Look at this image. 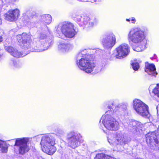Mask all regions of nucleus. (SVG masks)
<instances>
[{"instance_id":"f257e3e1","label":"nucleus","mask_w":159,"mask_h":159,"mask_svg":"<svg viewBox=\"0 0 159 159\" xmlns=\"http://www.w3.org/2000/svg\"><path fill=\"white\" fill-rule=\"evenodd\" d=\"M108 107L110 110L107 111L105 114L102 116L100 122H101L105 127L108 130L116 131L119 129V125L118 122L112 116V115L114 111L117 110L121 112L120 114H123L126 111V106L123 104L116 107L112 105L111 107L109 106Z\"/></svg>"},{"instance_id":"f03ea898","label":"nucleus","mask_w":159,"mask_h":159,"mask_svg":"<svg viewBox=\"0 0 159 159\" xmlns=\"http://www.w3.org/2000/svg\"><path fill=\"white\" fill-rule=\"evenodd\" d=\"M76 63L80 70L87 73L92 72L95 66L93 61L89 60L85 56H83L82 52L78 54Z\"/></svg>"},{"instance_id":"7ed1b4c3","label":"nucleus","mask_w":159,"mask_h":159,"mask_svg":"<svg viewBox=\"0 0 159 159\" xmlns=\"http://www.w3.org/2000/svg\"><path fill=\"white\" fill-rule=\"evenodd\" d=\"M55 139L52 136L43 135L40 142V145L42 151L49 155L53 154L57 149L54 146L55 144Z\"/></svg>"},{"instance_id":"20e7f679","label":"nucleus","mask_w":159,"mask_h":159,"mask_svg":"<svg viewBox=\"0 0 159 159\" xmlns=\"http://www.w3.org/2000/svg\"><path fill=\"white\" fill-rule=\"evenodd\" d=\"M57 36L61 38L64 34L66 37L72 38L76 34L74 25L71 23L67 22L59 24L56 29Z\"/></svg>"},{"instance_id":"39448f33","label":"nucleus","mask_w":159,"mask_h":159,"mask_svg":"<svg viewBox=\"0 0 159 159\" xmlns=\"http://www.w3.org/2000/svg\"><path fill=\"white\" fill-rule=\"evenodd\" d=\"M145 38L144 31L137 28L131 29L128 35L129 41L135 43H142Z\"/></svg>"},{"instance_id":"423d86ee","label":"nucleus","mask_w":159,"mask_h":159,"mask_svg":"<svg viewBox=\"0 0 159 159\" xmlns=\"http://www.w3.org/2000/svg\"><path fill=\"white\" fill-rule=\"evenodd\" d=\"M133 106L134 109L139 115L145 117L149 116L148 106L140 100L134 99Z\"/></svg>"},{"instance_id":"0eeeda50","label":"nucleus","mask_w":159,"mask_h":159,"mask_svg":"<svg viewBox=\"0 0 159 159\" xmlns=\"http://www.w3.org/2000/svg\"><path fill=\"white\" fill-rule=\"evenodd\" d=\"M29 139L27 138H17L15 139V146L19 147V153L21 155L27 152L30 149L28 145Z\"/></svg>"},{"instance_id":"6e6552de","label":"nucleus","mask_w":159,"mask_h":159,"mask_svg":"<svg viewBox=\"0 0 159 159\" xmlns=\"http://www.w3.org/2000/svg\"><path fill=\"white\" fill-rule=\"evenodd\" d=\"M17 40L22 48L25 49L30 48L31 42V35L26 33H23L21 34L16 36Z\"/></svg>"},{"instance_id":"1a4fd4ad","label":"nucleus","mask_w":159,"mask_h":159,"mask_svg":"<svg viewBox=\"0 0 159 159\" xmlns=\"http://www.w3.org/2000/svg\"><path fill=\"white\" fill-rule=\"evenodd\" d=\"M116 43V36L112 33L104 36L102 41V44L103 48L107 49L111 48Z\"/></svg>"},{"instance_id":"9d476101","label":"nucleus","mask_w":159,"mask_h":159,"mask_svg":"<svg viewBox=\"0 0 159 159\" xmlns=\"http://www.w3.org/2000/svg\"><path fill=\"white\" fill-rule=\"evenodd\" d=\"M67 140L68 146L72 148H75L80 144L79 136L74 132H71L68 134Z\"/></svg>"},{"instance_id":"9b49d317","label":"nucleus","mask_w":159,"mask_h":159,"mask_svg":"<svg viewBox=\"0 0 159 159\" xmlns=\"http://www.w3.org/2000/svg\"><path fill=\"white\" fill-rule=\"evenodd\" d=\"M116 58L121 59L125 57L129 54V46L127 44H122L116 48Z\"/></svg>"},{"instance_id":"f8f14e48","label":"nucleus","mask_w":159,"mask_h":159,"mask_svg":"<svg viewBox=\"0 0 159 159\" xmlns=\"http://www.w3.org/2000/svg\"><path fill=\"white\" fill-rule=\"evenodd\" d=\"M83 20L82 22L83 24L85 25L86 28H90L93 27V25L96 24L97 20L93 17L90 18L87 16H86L84 18H83L81 17L78 16L76 19V21L80 22Z\"/></svg>"},{"instance_id":"ddd939ff","label":"nucleus","mask_w":159,"mask_h":159,"mask_svg":"<svg viewBox=\"0 0 159 159\" xmlns=\"http://www.w3.org/2000/svg\"><path fill=\"white\" fill-rule=\"evenodd\" d=\"M20 15V11L17 9L9 10L5 14L4 16L6 20L9 21H13L17 19Z\"/></svg>"},{"instance_id":"4468645a","label":"nucleus","mask_w":159,"mask_h":159,"mask_svg":"<svg viewBox=\"0 0 159 159\" xmlns=\"http://www.w3.org/2000/svg\"><path fill=\"white\" fill-rule=\"evenodd\" d=\"M5 49L6 51L10 53L11 56L16 58L22 57L28 54V53H22L16 48L10 46H5Z\"/></svg>"},{"instance_id":"2eb2a0df","label":"nucleus","mask_w":159,"mask_h":159,"mask_svg":"<svg viewBox=\"0 0 159 159\" xmlns=\"http://www.w3.org/2000/svg\"><path fill=\"white\" fill-rule=\"evenodd\" d=\"M146 136L147 143H151L154 142L159 145V134L156 135L154 132H151L147 134Z\"/></svg>"},{"instance_id":"dca6fc26","label":"nucleus","mask_w":159,"mask_h":159,"mask_svg":"<svg viewBox=\"0 0 159 159\" xmlns=\"http://www.w3.org/2000/svg\"><path fill=\"white\" fill-rule=\"evenodd\" d=\"M145 71L151 76H155L157 74L156 71L155 66L153 64H149L148 62L145 63Z\"/></svg>"},{"instance_id":"f3484780","label":"nucleus","mask_w":159,"mask_h":159,"mask_svg":"<svg viewBox=\"0 0 159 159\" xmlns=\"http://www.w3.org/2000/svg\"><path fill=\"white\" fill-rule=\"evenodd\" d=\"M43 42L42 41H39L37 42L36 44L34 47V49L32 51V52H40L47 50L48 48L46 46L47 45V43H44L43 45L42 42Z\"/></svg>"},{"instance_id":"a211bd4d","label":"nucleus","mask_w":159,"mask_h":159,"mask_svg":"<svg viewBox=\"0 0 159 159\" xmlns=\"http://www.w3.org/2000/svg\"><path fill=\"white\" fill-rule=\"evenodd\" d=\"M116 140L115 141V143L117 144H120L122 145L126 143L127 142L125 140L123 134L121 133H117L116 134Z\"/></svg>"},{"instance_id":"6ab92c4d","label":"nucleus","mask_w":159,"mask_h":159,"mask_svg":"<svg viewBox=\"0 0 159 159\" xmlns=\"http://www.w3.org/2000/svg\"><path fill=\"white\" fill-rule=\"evenodd\" d=\"M72 47L71 45L64 43H60L58 46V50L60 51L63 52L71 50Z\"/></svg>"},{"instance_id":"aec40b11","label":"nucleus","mask_w":159,"mask_h":159,"mask_svg":"<svg viewBox=\"0 0 159 159\" xmlns=\"http://www.w3.org/2000/svg\"><path fill=\"white\" fill-rule=\"evenodd\" d=\"M9 144L0 140V151L3 153H6L8 151Z\"/></svg>"},{"instance_id":"412c9836","label":"nucleus","mask_w":159,"mask_h":159,"mask_svg":"<svg viewBox=\"0 0 159 159\" xmlns=\"http://www.w3.org/2000/svg\"><path fill=\"white\" fill-rule=\"evenodd\" d=\"M43 20L46 24H50L52 21V17L50 15H44L42 16Z\"/></svg>"},{"instance_id":"4be33fe9","label":"nucleus","mask_w":159,"mask_h":159,"mask_svg":"<svg viewBox=\"0 0 159 159\" xmlns=\"http://www.w3.org/2000/svg\"><path fill=\"white\" fill-rule=\"evenodd\" d=\"M132 124L134 129H135L136 131L139 130V129L141 130V128L143 126L140 122L135 120L132 121Z\"/></svg>"},{"instance_id":"5701e85b","label":"nucleus","mask_w":159,"mask_h":159,"mask_svg":"<svg viewBox=\"0 0 159 159\" xmlns=\"http://www.w3.org/2000/svg\"><path fill=\"white\" fill-rule=\"evenodd\" d=\"M95 159H116L114 157H111L104 154H98L96 155Z\"/></svg>"},{"instance_id":"b1692460","label":"nucleus","mask_w":159,"mask_h":159,"mask_svg":"<svg viewBox=\"0 0 159 159\" xmlns=\"http://www.w3.org/2000/svg\"><path fill=\"white\" fill-rule=\"evenodd\" d=\"M9 64L10 66L13 68H19L21 66L20 63L17 62L15 60H11L9 62Z\"/></svg>"},{"instance_id":"393cba45","label":"nucleus","mask_w":159,"mask_h":159,"mask_svg":"<svg viewBox=\"0 0 159 159\" xmlns=\"http://www.w3.org/2000/svg\"><path fill=\"white\" fill-rule=\"evenodd\" d=\"M26 13L27 15L33 18L34 16H35L36 13L33 11L32 8L28 9L26 10Z\"/></svg>"},{"instance_id":"a878e982","label":"nucleus","mask_w":159,"mask_h":159,"mask_svg":"<svg viewBox=\"0 0 159 159\" xmlns=\"http://www.w3.org/2000/svg\"><path fill=\"white\" fill-rule=\"evenodd\" d=\"M145 48V43H144L142 46H138L136 47H133V48L134 50L138 52H140L143 50Z\"/></svg>"},{"instance_id":"bb28decb","label":"nucleus","mask_w":159,"mask_h":159,"mask_svg":"<svg viewBox=\"0 0 159 159\" xmlns=\"http://www.w3.org/2000/svg\"><path fill=\"white\" fill-rule=\"evenodd\" d=\"M65 134V131L64 129H58L57 132V134L60 136H64Z\"/></svg>"},{"instance_id":"cd10ccee","label":"nucleus","mask_w":159,"mask_h":159,"mask_svg":"<svg viewBox=\"0 0 159 159\" xmlns=\"http://www.w3.org/2000/svg\"><path fill=\"white\" fill-rule=\"evenodd\" d=\"M132 66L133 69L135 70H137L139 67V63L136 62L132 63Z\"/></svg>"},{"instance_id":"c85d7f7f","label":"nucleus","mask_w":159,"mask_h":159,"mask_svg":"<svg viewBox=\"0 0 159 159\" xmlns=\"http://www.w3.org/2000/svg\"><path fill=\"white\" fill-rule=\"evenodd\" d=\"M152 92L159 97V84L157 85L155 88L153 90Z\"/></svg>"},{"instance_id":"c756f323","label":"nucleus","mask_w":159,"mask_h":159,"mask_svg":"<svg viewBox=\"0 0 159 159\" xmlns=\"http://www.w3.org/2000/svg\"><path fill=\"white\" fill-rule=\"evenodd\" d=\"M47 37L46 35L45 34H40L39 37V41H42L44 42V39H45Z\"/></svg>"},{"instance_id":"7c9ffc66","label":"nucleus","mask_w":159,"mask_h":159,"mask_svg":"<svg viewBox=\"0 0 159 159\" xmlns=\"http://www.w3.org/2000/svg\"><path fill=\"white\" fill-rule=\"evenodd\" d=\"M113 136V134H111L108 135V136H107V139H108V142L110 143H113L112 142V141L113 140V138L112 139H111V137L112 136Z\"/></svg>"},{"instance_id":"2f4dec72","label":"nucleus","mask_w":159,"mask_h":159,"mask_svg":"<svg viewBox=\"0 0 159 159\" xmlns=\"http://www.w3.org/2000/svg\"><path fill=\"white\" fill-rule=\"evenodd\" d=\"M105 66V65L102 66V67L99 66L98 67L97 70L96 71L97 72H98L103 69L104 67Z\"/></svg>"},{"instance_id":"473e14b6","label":"nucleus","mask_w":159,"mask_h":159,"mask_svg":"<svg viewBox=\"0 0 159 159\" xmlns=\"http://www.w3.org/2000/svg\"><path fill=\"white\" fill-rule=\"evenodd\" d=\"M130 20L131 21V22L132 23H134L136 21V20L134 17H132L130 18Z\"/></svg>"},{"instance_id":"72a5a7b5","label":"nucleus","mask_w":159,"mask_h":159,"mask_svg":"<svg viewBox=\"0 0 159 159\" xmlns=\"http://www.w3.org/2000/svg\"><path fill=\"white\" fill-rule=\"evenodd\" d=\"M3 2L2 0H0V6H2L3 5Z\"/></svg>"},{"instance_id":"f704fd0d","label":"nucleus","mask_w":159,"mask_h":159,"mask_svg":"<svg viewBox=\"0 0 159 159\" xmlns=\"http://www.w3.org/2000/svg\"><path fill=\"white\" fill-rule=\"evenodd\" d=\"M97 0H90V2L93 3L96 2Z\"/></svg>"},{"instance_id":"c9c22d12","label":"nucleus","mask_w":159,"mask_h":159,"mask_svg":"<svg viewBox=\"0 0 159 159\" xmlns=\"http://www.w3.org/2000/svg\"><path fill=\"white\" fill-rule=\"evenodd\" d=\"M2 40L3 39L2 37L1 36H0V42H2Z\"/></svg>"},{"instance_id":"e433bc0d","label":"nucleus","mask_w":159,"mask_h":159,"mask_svg":"<svg viewBox=\"0 0 159 159\" xmlns=\"http://www.w3.org/2000/svg\"><path fill=\"white\" fill-rule=\"evenodd\" d=\"M3 54L1 52V51L0 50V57H1L2 56Z\"/></svg>"},{"instance_id":"4c0bfd02","label":"nucleus","mask_w":159,"mask_h":159,"mask_svg":"<svg viewBox=\"0 0 159 159\" xmlns=\"http://www.w3.org/2000/svg\"><path fill=\"white\" fill-rule=\"evenodd\" d=\"M126 20L127 21H128V22H129L130 21V18H129V19H126Z\"/></svg>"},{"instance_id":"58836bf2","label":"nucleus","mask_w":159,"mask_h":159,"mask_svg":"<svg viewBox=\"0 0 159 159\" xmlns=\"http://www.w3.org/2000/svg\"><path fill=\"white\" fill-rule=\"evenodd\" d=\"M2 24V20L1 18H0V25H1Z\"/></svg>"},{"instance_id":"ea45409f","label":"nucleus","mask_w":159,"mask_h":159,"mask_svg":"<svg viewBox=\"0 0 159 159\" xmlns=\"http://www.w3.org/2000/svg\"><path fill=\"white\" fill-rule=\"evenodd\" d=\"M78 1L80 2H83L84 1V0H78Z\"/></svg>"},{"instance_id":"a19ab883","label":"nucleus","mask_w":159,"mask_h":159,"mask_svg":"<svg viewBox=\"0 0 159 159\" xmlns=\"http://www.w3.org/2000/svg\"><path fill=\"white\" fill-rule=\"evenodd\" d=\"M119 150V151H122L123 150H122V149H121V150Z\"/></svg>"},{"instance_id":"79ce46f5","label":"nucleus","mask_w":159,"mask_h":159,"mask_svg":"<svg viewBox=\"0 0 159 159\" xmlns=\"http://www.w3.org/2000/svg\"><path fill=\"white\" fill-rule=\"evenodd\" d=\"M151 87H150L149 88V89H150Z\"/></svg>"}]
</instances>
